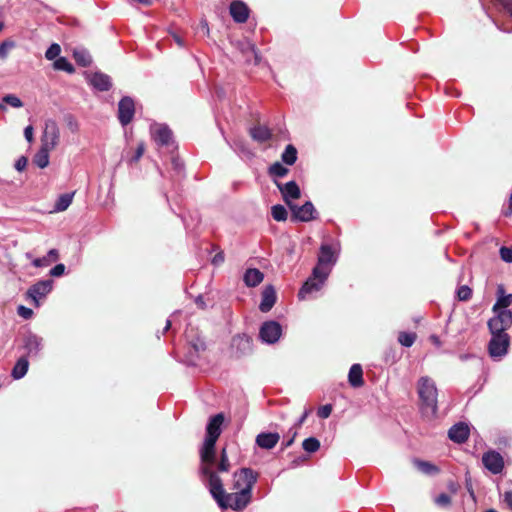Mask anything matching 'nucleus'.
<instances>
[{"label": "nucleus", "mask_w": 512, "mask_h": 512, "mask_svg": "<svg viewBox=\"0 0 512 512\" xmlns=\"http://www.w3.org/2000/svg\"><path fill=\"white\" fill-rule=\"evenodd\" d=\"M231 463L226 451L223 448L220 457L215 465L204 467L199 472L202 482L208 488L212 498L221 509H232L234 511L244 510L252 499V489L257 482L258 473L251 468H241L233 474V490L226 493L224 484L219 476L220 472H228Z\"/></svg>", "instance_id": "f257e3e1"}, {"label": "nucleus", "mask_w": 512, "mask_h": 512, "mask_svg": "<svg viewBox=\"0 0 512 512\" xmlns=\"http://www.w3.org/2000/svg\"><path fill=\"white\" fill-rule=\"evenodd\" d=\"M224 422V415L218 413L210 418L206 427V438L200 449V464L198 472L204 467L216 464V442L221 435V426Z\"/></svg>", "instance_id": "f03ea898"}, {"label": "nucleus", "mask_w": 512, "mask_h": 512, "mask_svg": "<svg viewBox=\"0 0 512 512\" xmlns=\"http://www.w3.org/2000/svg\"><path fill=\"white\" fill-rule=\"evenodd\" d=\"M417 393L422 414L428 418H435L438 411V389L435 381L429 376L420 377L417 382Z\"/></svg>", "instance_id": "7ed1b4c3"}, {"label": "nucleus", "mask_w": 512, "mask_h": 512, "mask_svg": "<svg viewBox=\"0 0 512 512\" xmlns=\"http://www.w3.org/2000/svg\"><path fill=\"white\" fill-rule=\"evenodd\" d=\"M330 274V269L314 267L311 276L304 282L298 292L300 300L306 299L314 292H318L323 287Z\"/></svg>", "instance_id": "20e7f679"}, {"label": "nucleus", "mask_w": 512, "mask_h": 512, "mask_svg": "<svg viewBox=\"0 0 512 512\" xmlns=\"http://www.w3.org/2000/svg\"><path fill=\"white\" fill-rule=\"evenodd\" d=\"M497 315L488 321L491 333H506L512 325V312L510 310L496 311Z\"/></svg>", "instance_id": "39448f33"}, {"label": "nucleus", "mask_w": 512, "mask_h": 512, "mask_svg": "<svg viewBox=\"0 0 512 512\" xmlns=\"http://www.w3.org/2000/svg\"><path fill=\"white\" fill-rule=\"evenodd\" d=\"M492 338L489 342V354L492 357H502L507 353L510 338L507 333H491Z\"/></svg>", "instance_id": "423d86ee"}, {"label": "nucleus", "mask_w": 512, "mask_h": 512, "mask_svg": "<svg viewBox=\"0 0 512 512\" xmlns=\"http://www.w3.org/2000/svg\"><path fill=\"white\" fill-rule=\"evenodd\" d=\"M282 334V327L276 321H266L264 322L259 330L260 339L267 344L276 343Z\"/></svg>", "instance_id": "0eeeda50"}, {"label": "nucleus", "mask_w": 512, "mask_h": 512, "mask_svg": "<svg viewBox=\"0 0 512 512\" xmlns=\"http://www.w3.org/2000/svg\"><path fill=\"white\" fill-rule=\"evenodd\" d=\"M60 131L57 123L54 120H47L45 129L41 137V146H45L53 150L59 143Z\"/></svg>", "instance_id": "6e6552de"}, {"label": "nucleus", "mask_w": 512, "mask_h": 512, "mask_svg": "<svg viewBox=\"0 0 512 512\" xmlns=\"http://www.w3.org/2000/svg\"><path fill=\"white\" fill-rule=\"evenodd\" d=\"M289 209L292 212V221L309 222L315 219L314 214L316 213V210L311 201L305 202L302 206L292 204L289 206Z\"/></svg>", "instance_id": "1a4fd4ad"}, {"label": "nucleus", "mask_w": 512, "mask_h": 512, "mask_svg": "<svg viewBox=\"0 0 512 512\" xmlns=\"http://www.w3.org/2000/svg\"><path fill=\"white\" fill-rule=\"evenodd\" d=\"M252 338L246 334H238L232 338L231 349L236 358H240L252 352Z\"/></svg>", "instance_id": "9d476101"}, {"label": "nucleus", "mask_w": 512, "mask_h": 512, "mask_svg": "<svg viewBox=\"0 0 512 512\" xmlns=\"http://www.w3.org/2000/svg\"><path fill=\"white\" fill-rule=\"evenodd\" d=\"M135 114L134 100L129 96H124L118 103V119L119 122L126 126L128 125Z\"/></svg>", "instance_id": "9b49d317"}, {"label": "nucleus", "mask_w": 512, "mask_h": 512, "mask_svg": "<svg viewBox=\"0 0 512 512\" xmlns=\"http://www.w3.org/2000/svg\"><path fill=\"white\" fill-rule=\"evenodd\" d=\"M277 188L282 194V198L284 202L288 205H292L293 203L290 201L291 199H299L301 196V191L298 184L295 181H289L285 184L280 182H275Z\"/></svg>", "instance_id": "f8f14e48"}, {"label": "nucleus", "mask_w": 512, "mask_h": 512, "mask_svg": "<svg viewBox=\"0 0 512 512\" xmlns=\"http://www.w3.org/2000/svg\"><path fill=\"white\" fill-rule=\"evenodd\" d=\"M483 465L493 474L500 473L504 468V460L500 453L489 451L484 453L482 457Z\"/></svg>", "instance_id": "ddd939ff"}, {"label": "nucleus", "mask_w": 512, "mask_h": 512, "mask_svg": "<svg viewBox=\"0 0 512 512\" xmlns=\"http://www.w3.org/2000/svg\"><path fill=\"white\" fill-rule=\"evenodd\" d=\"M229 12L236 23H245L249 18L250 10L244 2L235 0L230 4Z\"/></svg>", "instance_id": "4468645a"}, {"label": "nucleus", "mask_w": 512, "mask_h": 512, "mask_svg": "<svg viewBox=\"0 0 512 512\" xmlns=\"http://www.w3.org/2000/svg\"><path fill=\"white\" fill-rule=\"evenodd\" d=\"M336 256L331 245L323 244L320 247L318 262L315 267L327 268L331 270V266L335 264Z\"/></svg>", "instance_id": "2eb2a0df"}, {"label": "nucleus", "mask_w": 512, "mask_h": 512, "mask_svg": "<svg viewBox=\"0 0 512 512\" xmlns=\"http://www.w3.org/2000/svg\"><path fill=\"white\" fill-rule=\"evenodd\" d=\"M470 430L467 424L457 423L453 425L448 431V437L455 443L462 444L469 438Z\"/></svg>", "instance_id": "dca6fc26"}, {"label": "nucleus", "mask_w": 512, "mask_h": 512, "mask_svg": "<svg viewBox=\"0 0 512 512\" xmlns=\"http://www.w3.org/2000/svg\"><path fill=\"white\" fill-rule=\"evenodd\" d=\"M52 289V280H42L32 285L27 294L35 303L38 304V298L46 296Z\"/></svg>", "instance_id": "f3484780"}, {"label": "nucleus", "mask_w": 512, "mask_h": 512, "mask_svg": "<svg viewBox=\"0 0 512 512\" xmlns=\"http://www.w3.org/2000/svg\"><path fill=\"white\" fill-rule=\"evenodd\" d=\"M279 440L280 435L277 432H262L256 436L255 442L260 448L270 450L276 446Z\"/></svg>", "instance_id": "a211bd4d"}, {"label": "nucleus", "mask_w": 512, "mask_h": 512, "mask_svg": "<svg viewBox=\"0 0 512 512\" xmlns=\"http://www.w3.org/2000/svg\"><path fill=\"white\" fill-rule=\"evenodd\" d=\"M262 299L259 305L261 312H268L272 309L276 302V291L272 285H268L262 291Z\"/></svg>", "instance_id": "6ab92c4d"}, {"label": "nucleus", "mask_w": 512, "mask_h": 512, "mask_svg": "<svg viewBox=\"0 0 512 512\" xmlns=\"http://www.w3.org/2000/svg\"><path fill=\"white\" fill-rule=\"evenodd\" d=\"M90 84L99 91H108L111 86V79L107 74L96 72L90 78Z\"/></svg>", "instance_id": "aec40b11"}, {"label": "nucleus", "mask_w": 512, "mask_h": 512, "mask_svg": "<svg viewBox=\"0 0 512 512\" xmlns=\"http://www.w3.org/2000/svg\"><path fill=\"white\" fill-rule=\"evenodd\" d=\"M249 134L251 138L258 143H264L270 140L272 137L271 130L268 127L260 124H257L250 128Z\"/></svg>", "instance_id": "412c9836"}, {"label": "nucleus", "mask_w": 512, "mask_h": 512, "mask_svg": "<svg viewBox=\"0 0 512 512\" xmlns=\"http://www.w3.org/2000/svg\"><path fill=\"white\" fill-rule=\"evenodd\" d=\"M264 279V274L257 268H249L245 271L243 281L248 287L258 286Z\"/></svg>", "instance_id": "4be33fe9"}, {"label": "nucleus", "mask_w": 512, "mask_h": 512, "mask_svg": "<svg viewBox=\"0 0 512 512\" xmlns=\"http://www.w3.org/2000/svg\"><path fill=\"white\" fill-rule=\"evenodd\" d=\"M153 139L160 146H168L172 141V131L167 126H159L153 132Z\"/></svg>", "instance_id": "5701e85b"}, {"label": "nucleus", "mask_w": 512, "mask_h": 512, "mask_svg": "<svg viewBox=\"0 0 512 512\" xmlns=\"http://www.w3.org/2000/svg\"><path fill=\"white\" fill-rule=\"evenodd\" d=\"M348 381L352 387L363 386V370L360 364H353L349 370Z\"/></svg>", "instance_id": "b1692460"}, {"label": "nucleus", "mask_w": 512, "mask_h": 512, "mask_svg": "<svg viewBox=\"0 0 512 512\" xmlns=\"http://www.w3.org/2000/svg\"><path fill=\"white\" fill-rule=\"evenodd\" d=\"M25 348L28 355L36 356L42 349V338L37 335L31 334L25 340Z\"/></svg>", "instance_id": "393cba45"}, {"label": "nucleus", "mask_w": 512, "mask_h": 512, "mask_svg": "<svg viewBox=\"0 0 512 512\" xmlns=\"http://www.w3.org/2000/svg\"><path fill=\"white\" fill-rule=\"evenodd\" d=\"M497 292L499 296L497 302L493 306V311L506 310V308L512 303V294L505 295L503 286H499Z\"/></svg>", "instance_id": "a878e982"}, {"label": "nucleus", "mask_w": 512, "mask_h": 512, "mask_svg": "<svg viewBox=\"0 0 512 512\" xmlns=\"http://www.w3.org/2000/svg\"><path fill=\"white\" fill-rule=\"evenodd\" d=\"M413 464L420 472L427 474V475L438 474L440 471V469L436 465H434L433 463H431L429 461H424V460L415 458V459H413Z\"/></svg>", "instance_id": "bb28decb"}, {"label": "nucleus", "mask_w": 512, "mask_h": 512, "mask_svg": "<svg viewBox=\"0 0 512 512\" xmlns=\"http://www.w3.org/2000/svg\"><path fill=\"white\" fill-rule=\"evenodd\" d=\"M59 259V252L57 249H51L46 256L41 258H36L33 260L32 264L35 267H46L50 265L52 262H55Z\"/></svg>", "instance_id": "cd10ccee"}, {"label": "nucleus", "mask_w": 512, "mask_h": 512, "mask_svg": "<svg viewBox=\"0 0 512 512\" xmlns=\"http://www.w3.org/2000/svg\"><path fill=\"white\" fill-rule=\"evenodd\" d=\"M51 149L41 146L39 151L35 154L33 162L36 166L43 169L49 165V152Z\"/></svg>", "instance_id": "c85d7f7f"}, {"label": "nucleus", "mask_w": 512, "mask_h": 512, "mask_svg": "<svg viewBox=\"0 0 512 512\" xmlns=\"http://www.w3.org/2000/svg\"><path fill=\"white\" fill-rule=\"evenodd\" d=\"M29 362L26 357H21L18 359L16 364L12 369V377L14 379H21L24 377L28 371Z\"/></svg>", "instance_id": "c756f323"}, {"label": "nucleus", "mask_w": 512, "mask_h": 512, "mask_svg": "<svg viewBox=\"0 0 512 512\" xmlns=\"http://www.w3.org/2000/svg\"><path fill=\"white\" fill-rule=\"evenodd\" d=\"M297 149L294 145L292 144H288L285 148V150L283 151V153L281 154V160L283 161V163H285L286 165H293L295 164V162L297 161Z\"/></svg>", "instance_id": "7c9ffc66"}, {"label": "nucleus", "mask_w": 512, "mask_h": 512, "mask_svg": "<svg viewBox=\"0 0 512 512\" xmlns=\"http://www.w3.org/2000/svg\"><path fill=\"white\" fill-rule=\"evenodd\" d=\"M73 58L81 67H88L92 63V57L86 50H75L73 52Z\"/></svg>", "instance_id": "2f4dec72"}, {"label": "nucleus", "mask_w": 512, "mask_h": 512, "mask_svg": "<svg viewBox=\"0 0 512 512\" xmlns=\"http://www.w3.org/2000/svg\"><path fill=\"white\" fill-rule=\"evenodd\" d=\"M73 196L74 192L60 195L55 203V210L58 212L65 211L71 205Z\"/></svg>", "instance_id": "473e14b6"}, {"label": "nucleus", "mask_w": 512, "mask_h": 512, "mask_svg": "<svg viewBox=\"0 0 512 512\" xmlns=\"http://www.w3.org/2000/svg\"><path fill=\"white\" fill-rule=\"evenodd\" d=\"M417 339L415 332H404L401 331L398 334V342L404 347H411Z\"/></svg>", "instance_id": "72a5a7b5"}, {"label": "nucleus", "mask_w": 512, "mask_h": 512, "mask_svg": "<svg viewBox=\"0 0 512 512\" xmlns=\"http://www.w3.org/2000/svg\"><path fill=\"white\" fill-rule=\"evenodd\" d=\"M289 172V169L286 168L283 164H281L280 162H275L273 163L269 168H268V173L270 176H275V177H284L288 174Z\"/></svg>", "instance_id": "f704fd0d"}, {"label": "nucleus", "mask_w": 512, "mask_h": 512, "mask_svg": "<svg viewBox=\"0 0 512 512\" xmlns=\"http://www.w3.org/2000/svg\"><path fill=\"white\" fill-rule=\"evenodd\" d=\"M302 447L308 453H315L320 448V441L315 437H309L302 442Z\"/></svg>", "instance_id": "c9c22d12"}, {"label": "nucleus", "mask_w": 512, "mask_h": 512, "mask_svg": "<svg viewBox=\"0 0 512 512\" xmlns=\"http://www.w3.org/2000/svg\"><path fill=\"white\" fill-rule=\"evenodd\" d=\"M271 214L273 219L276 221H285L288 216L286 208L280 204L272 206Z\"/></svg>", "instance_id": "e433bc0d"}, {"label": "nucleus", "mask_w": 512, "mask_h": 512, "mask_svg": "<svg viewBox=\"0 0 512 512\" xmlns=\"http://www.w3.org/2000/svg\"><path fill=\"white\" fill-rule=\"evenodd\" d=\"M472 295L473 291L468 285H461L456 291V297L459 301H469Z\"/></svg>", "instance_id": "4c0bfd02"}, {"label": "nucleus", "mask_w": 512, "mask_h": 512, "mask_svg": "<svg viewBox=\"0 0 512 512\" xmlns=\"http://www.w3.org/2000/svg\"><path fill=\"white\" fill-rule=\"evenodd\" d=\"M54 68L68 73H73L75 71L73 65L65 57L56 59L54 62Z\"/></svg>", "instance_id": "58836bf2"}, {"label": "nucleus", "mask_w": 512, "mask_h": 512, "mask_svg": "<svg viewBox=\"0 0 512 512\" xmlns=\"http://www.w3.org/2000/svg\"><path fill=\"white\" fill-rule=\"evenodd\" d=\"M3 103L8 104L14 108H20L23 106L21 99L13 94H8L3 97Z\"/></svg>", "instance_id": "ea45409f"}, {"label": "nucleus", "mask_w": 512, "mask_h": 512, "mask_svg": "<svg viewBox=\"0 0 512 512\" xmlns=\"http://www.w3.org/2000/svg\"><path fill=\"white\" fill-rule=\"evenodd\" d=\"M247 54V61H250L251 60V57L254 58V64H258L260 62V58L258 56V53L255 49V46L250 44V43H247L246 44V49L244 50Z\"/></svg>", "instance_id": "a19ab883"}, {"label": "nucleus", "mask_w": 512, "mask_h": 512, "mask_svg": "<svg viewBox=\"0 0 512 512\" xmlns=\"http://www.w3.org/2000/svg\"><path fill=\"white\" fill-rule=\"evenodd\" d=\"M435 503L442 507H448L452 503V499L446 493H441L435 498Z\"/></svg>", "instance_id": "79ce46f5"}, {"label": "nucleus", "mask_w": 512, "mask_h": 512, "mask_svg": "<svg viewBox=\"0 0 512 512\" xmlns=\"http://www.w3.org/2000/svg\"><path fill=\"white\" fill-rule=\"evenodd\" d=\"M61 48L58 44H52L46 51L45 56L47 59L52 60L60 54Z\"/></svg>", "instance_id": "37998d69"}, {"label": "nucleus", "mask_w": 512, "mask_h": 512, "mask_svg": "<svg viewBox=\"0 0 512 512\" xmlns=\"http://www.w3.org/2000/svg\"><path fill=\"white\" fill-rule=\"evenodd\" d=\"M332 410H333V408H332L331 404L323 405L318 408L317 416L321 419H326L331 415Z\"/></svg>", "instance_id": "c03bdc74"}, {"label": "nucleus", "mask_w": 512, "mask_h": 512, "mask_svg": "<svg viewBox=\"0 0 512 512\" xmlns=\"http://www.w3.org/2000/svg\"><path fill=\"white\" fill-rule=\"evenodd\" d=\"M499 253L503 261L507 263L512 262V247L503 246L500 248Z\"/></svg>", "instance_id": "a18cd8bd"}, {"label": "nucleus", "mask_w": 512, "mask_h": 512, "mask_svg": "<svg viewBox=\"0 0 512 512\" xmlns=\"http://www.w3.org/2000/svg\"><path fill=\"white\" fill-rule=\"evenodd\" d=\"M14 47V42L12 41H4L0 43V58L5 59L8 55V51Z\"/></svg>", "instance_id": "49530a36"}, {"label": "nucleus", "mask_w": 512, "mask_h": 512, "mask_svg": "<svg viewBox=\"0 0 512 512\" xmlns=\"http://www.w3.org/2000/svg\"><path fill=\"white\" fill-rule=\"evenodd\" d=\"M17 313L19 316L23 317L24 319H30L33 315L32 309L25 307L23 305L18 306Z\"/></svg>", "instance_id": "de8ad7c7"}, {"label": "nucleus", "mask_w": 512, "mask_h": 512, "mask_svg": "<svg viewBox=\"0 0 512 512\" xmlns=\"http://www.w3.org/2000/svg\"><path fill=\"white\" fill-rule=\"evenodd\" d=\"M65 272V265L64 264H57L50 270V275L52 277H60Z\"/></svg>", "instance_id": "09e8293b"}, {"label": "nucleus", "mask_w": 512, "mask_h": 512, "mask_svg": "<svg viewBox=\"0 0 512 512\" xmlns=\"http://www.w3.org/2000/svg\"><path fill=\"white\" fill-rule=\"evenodd\" d=\"M145 151V144L140 142L136 148L135 155L132 157L131 161L138 162L140 158L143 156Z\"/></svg>", "instance_id": "8fccbe9b"}, {"label": "nucleus", "mask_w": 512, "mask_h": 512, "mask_svg": "<svg viewBox=\"0 0 512 512\" xmlns=\"http://www.w3.org/2000/svg\"><path fill=\"white\" fill-rule=\"evenodd\" d=\"M28 163V159L25 156H21L15 163V169L19 172H22L25 170Z\"/></svg>", "instance_id": "3c124183"}, {"label": "nucleus", "mask_w": 512, "mask_h": 512, "mask_svg": "<svg viewBox=\"0 0 512 512\" xmlns=\"http://www.w3.org/2000/svg\"><path fill=\"white\" fill-rule=\"evenodd\" d=\"M296 436H297V431L295 430V431H293L291 437L287 441L282 442V450L290 447L294 443Z\"/></svg>", "instance_id": "603ef678"}, {"label": "nucleus", "mask_w": 512, "mask_h": 512, "mask_svg": "<svg viewBox=\"0 0 512 512\" xmlns=\"http://www.w3.org/2000/svg\"><path fill=\"white\" fill-rule=\"evenodd\" d=\"M224 262V253L222 251L218 252L212 259V264L220 265Z\"/></svg>", "instance_id": "864d4df0"}, {"label": "nucleus", "mask_w": 512, "mask_h": 512, "mask_svg": "<svg viewBox=\"0 0 512 512\" xmlns=\"http://www.w3.org/2000/svg\"><path fill=\"white\" fill-rule=\"evenodd\" d=\"M24 136L28 142L31 143L33 141V127L32 126L29 125L24 129Z\"/></svg>", "instance_id": "5fc2aeb1"}, {"label": "nucleus", "mask_w": 512, "mask_h": 512, "mask_svg": "<svg viewBox=\"0 0 512 512\" xmlns=\"http://www.w3.org/2000/svg\"><path fill=\"white\" fill-rule=\"evenodd\" d=\"M502 7L512 15V0H500Z\"/></svg>", "instance_id": "6e6d98bb"}, {"label": "nucleus", "mask_w": 512, "mask_h": 512, "mask_svg": "<svg viewBox=\"0 0 512 512\" xmlns=\"http://www.w3.org/2000/svg\"><path fill=\"white\" fill-rule=\"evenodd\" d=\"M504 501L512 509V491L505 492Z\"/></svg>", "instance_id": "4d7b16f0"}, {"label": "nucleus", "mask_w": 512, "mask_h": 512, "mask_svg": "<svg viewBox=\"0 0 512 512\" xmlns=\"http://www.w3.org/2000/svg\"><path fill=\"white\" fill-rule=\"evenodd\" d=\"M173 38H174L175 42H176L180 47L184 46L183 39H182L180 36H178V35L174 34V35H173Z\"/></svg>", "instance_id": "13d9d810"}, {"label": "nucleus", "mask_w": 512, "mask_h": 512, "mask_svg": "<svg viewBox=\"0 0 512 512\" xmlns=\"http://www.w3.org/2000/svg\"><path fill=\"white\" fill-rule=\"evenodd\" d=\"M196 304H197L200 308H202V309H204V308H205V302H204V300H203L202 296L197 297V299H196Z\"/></svg>", "instance_id": "bf43d9fd"}, {"label": "nucleus", "mask_w": 512, "mask_h": 512, "mask_svg": "<svg viewBox=\"0 0 512 512\" xmlns=\"http://www.w3.org/2000/svg\"><path fill=\"white\" fill-rule=\"evenodd\" d=\"M448 488L453 492L456 493L458 490V485L455 482H450L448 485Z\"/></svg>", "instance_id": "052dcab7"}, {"label": "nucleus", "mask_w": 512, "mask_h": 512, "mask_svg": "<svg viewBox=\"0 0 512 512\" xmlns=\"http://www.w3.org/2000/svg\"><path fill=\"white\" fill-rule=\"evenodd\" d=\"M430 340L432 343H434L436 346H440V340L439 337L436 335H431Z\"/></svg>", "instance_id": "680f3d73"}, {"label": "nucleus", "mask_w": 512, "mask_h": 512, "mask_svg": "<svg viewBox=\"0 0 512 512\" xmlns=\"http://www.w3.org/2000/svg\"><path fill=\"white\" fill-rule=\"evenodd\" d=\"M309 414V411H305L304 414L301 416L300 420H299V423L298 425H302L304 423V421L306 420L307 416Z\"/></svg>", "instance_id": "e2e57ef3"}, {"label": "nucleus", "mask_w": 512, "mask_h": 512, "mask_svg": "<svg viewBox=\"0 0 512 512\" xmlns=\"http://www.w3.org/2000/svg\"><path fill=\"white\" fill-rule=\"evenodd\" d=\"M504 215L505 216H511L512 215V205L511 203L509 202V207L508 209L504 212Z\"/></svg>", "instance_id": "0e129e2a"}, {"label": "nucleus", "mask_w": 512, "mask_h": 512, "mask_svg": "<svg viewBox=\"0 0 512 512\" xmlns=\"http://www.w3.org/2000/svg\"><path fill=\"white\" fill-rule=\"evenodd\" d=\"M171 327V321L170 320H167L166 322V325L164 327V332L168 331Z\"/></svg>", "instance_id": "69168bd1"}, {"label": "nucleus", "mask_w": 512, "mask_h": 512, "mask_svg": "<svg viewBox=\"0 0 512 512\" xmlns=\"http://www.w3.org/2000/svg\"><path fill=\"white\" fill-rule=\"evenodd\" d=\"M5 109H6L5 105L3 103H0V110H5Z\"/></svg>", "instance_id": "338daca9"}, {"label": "nucleus", "mask_w": 512, "mask_h": 512, "mask_svg": "<svg viewBox=\"0 0 512 512\" xmlns=\"http://www.w3.org/2000/svg\"><path fill=\"white\" fill-rule=\"evenodd\" d=\"M485 512H498V511H496L495 509H488Z\"/></svg>", "instance_id": "774afa93"}]
</instances>
